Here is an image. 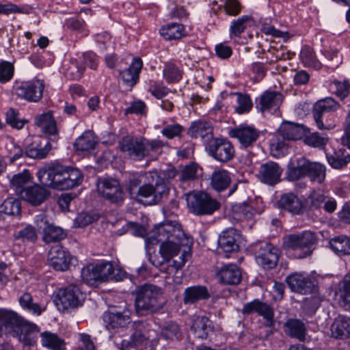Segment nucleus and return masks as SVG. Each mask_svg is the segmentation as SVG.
Here are the masks:
<instances>
[{"mask_svg": "<svg viewBox=\"0 0 350 350\" xmlns=\"http://www.w3.org/2000/svg\"><path fill=\"white\" fill-rule=\"evenodd\" d=\"M185 235L180 225L176 221H170L161 224L157 232L146 239V244L148 246L161 243L159 254L163 258V261L159 262V265L162 266L165 262L169 263L167 271L168 273H176L184 267L187 260V258L190 256L189 253L185 251L179 256V260H171L179 253L180 246L185 244L183 242Z\"/></svg>", "mask_w": 350, "mask_h": 350, "instance_id": "nucleus-1", "label": "nucleus"}, {"mask_svg": "<svg viewBox=\"0 0 350 350\" xmlns=\"http://www.w3.org/2000/svg\"><path fill=\"white\" fill-rule=\"evenodd\" d=\"M36 176L40 184L57 190H67L80 185L83 174L75 166L52 163L48 167L40 168Z\"/></svg>", "mask_w": 350, "mask_h": 350, "instance_id": "nucleus-2", "label": "nucleus"}, {"mask_svg": "<svg viewBox=\"0 0 350 350\" xmlns=\"http://www.w3.org/2000/svg\"><path fill=\"white\" fill-rule=\"evenodd\" d=\"M40 328L17 312L0 308V338L3 335L18 338L25 345L33 346L37 340Z\"/></svg>", "mask_w": 350, "mask_h": 350, "instance_id": "nucleus-3", "label": "nucleus"}, {"mask_svg": "<svg viewBox=\"0 0 350 350\" xmlns=\"http://www.w3.org/2000/svg\"><path fill=\"white\" fill-rule=\"evenodd\" d=\"M163 146L161 140H149L130 135L122 137L120 141V150L134 161H141L145 159L148 161L156 160Z\"/></svg>", "mask_w": 350, "mask_h": 350, "instance_id": "nucleus-4", "label": "nucleus"}, {"mask_svg": "<svg viewBox=\"0 0 350 350\" xmlns=\"http://www.w3.org/2000/svg\"><path fill=\"white\" fill-rule=\"evenodd\" d=\"M135 308L138 315L144 316L159 312L163 307V290L161 287L146 283L133 291Z\"/></svg>", "mask_w": 350, "mask_h": 350, "instance_id": "nucleus-5", "label": "nucleus"}, {"mask_svg": "<svg viewBox=\"0 0 350 350\" xmlns=\"http://www.w3.org/2000/svg\"><path fill=\"white\" fill-rule=\"evenodd\" d=\"M186 200L190 213L196 216L212 215L221 207L219 202L202 191L188 193Z\"/></svg>", "mask_w": 350, "mask_h": 350, "instance_id": "nucleus-6", "label": "nucleus"}, {"mask_svg": "<svg viewBox=\"0 0 350 350\" xmlns=\"http://www.w3.org/2000/svg\"><path fill=\"white\" fill-rule=\"evenodd\" d=\"M317 240L314 233L304 231L300 234H290L284 241L286 249L296 252L298 258H304L312 254Z\"/></svg>", "mask_w": 350, "mask_h": 350, "instance_id": "nucleus-7", "label": "nucleus"}, {"mask_svg": "<svg viewBox=\"0 0 350 350\" xmlns=\"http://www.w3.org/2000/svg\"><path fill=\"white\" fill-rule=\"evenodd\" d=\"M45 84L43 80L33 79L29 81H16L13 93L17 98L29 103H38L43 97Z\"/></svg>", "mask_w": 350, "mask_h": 350, "instance_id": "nucleus-8", "label": "nucleus"}, {"mask_svg": "<svg viewBox=\"0 0 350 350\" xmlns=\"http://www.w3.org/2000/svg\"><path fill=\"white\" fill-rule=\"evenodd\" d=\"M252 247L258 265L267 270L276 267L281 254L278 247L266 241L256 242Z\"/></svg>", "mask_w": 350, "mask_h": 350, "instance_id": "nucleus-9", "label": "nucleus"}, {"mask_svg": "<svg viewBox=\"0 0 350 350\" xmlns=\"http://www.w3.org/2000/svg\"><path fill=\"white\" fill-rule=\"evenodd\" d=\"M85 294L82 292L77 284H69L59 289L54 302L55 305L63 310L76 308L83 305Z\"/></svg>", "mask_w": 350, "mask_h": 350, "instance_id": "nucleus-10", "label": "nucleus"}, {"mask_svg": "<svg viewBox=\"0 0 350 350\" xmlns=\"http://www.w3.org/2000/svg\"><path fill=\"white\" fill-rule=\"evenodd\" d=\"M97 189L103 198L110 203L120 206L125 199V193L118 180L113 178H100Z\"/></svg>", "mask_w": 350, "mask_h": 350, "instance_id": "nucleus-11", "label": "nucleus"}, {"mask_svg": "<svg viewBox=\"0 0 350 350\" xmlns=\"http://www.w3.org/2000/svg\"><path fill=\"white\" fill-rule=\"evenodd\" d=\"M340 104L332 97H326L318 100L313 106L312 116L318 129L321 130H331L336 125L334 123L323 122L325 115L330 111H336L340 108Z\"/></svg>", "mask_w": 350, "mask_h": 350, "instance_id": "nucleus-12", "label": "nucleus"}, {"mask_svg": "<svg viewBox=\"0 0 350 350\" xmlns=\"http://www.w3.org/2000/svg\"><path fill=\"white\" fill-rule=\"evenodd\" d=\"M49 265L57 271H66L71 265L75 266L77 259L67 248L60 245L53 246L48 255Z\"/></svg>", "mask_w": 350, "mask_h": 350, "instance_id": "nucleus-13", "label": "nucleus"}, {"mask_svg": "<svg viewBox=\"0 0 350 350\" xmlns=\"http://www.w3.org/2000/svg\"><path fill=\"white\" fill-rule=\"evenodd\" d=\"M34 124L42 133L48 136L49 139L53 142H57L59 139V129L61 120H57L54 116L52 110H48L34 117Z\"/></svg>", "mask_w": 350, "mask_h": 350, "instance_id": "nucleus-14", "label": "nucleus"}, {"mask_svg": "<svg viewBox=\"0 0 350 350\" xmlns=\"http://www.w3.org/2000/svg\"><path fill=\"white\" fill-rule=\"evenodd\" d=\"M206 149L211 157L223 163L231 161L235 154L232 144L226 138H214Z\"/></svg>", "mask_w": 350, "mask_h": 350, "instance_id": "nucleus-15", "label": "nucleus"}, {"mask_svg": "<svg viewBox=\"0 0 350 350\" xmlns=\"http://www.w3.org/2000/svg\"><path fill=\"white\" fill-rule=\"evenodd\" d=\"M37 230L42 235V241L46 243L59 242L64 239L67 234L60 227L50 223L47 217L40 214L36 217Z\"/></svg>", "mask_w": 350, "mask_h": 350, "instance_id": "nucleus-16", "label": "nucleus"}, {"mask_svg": "<svg viewBox=\"0 0 350 350\" xmlns=\"http://www.w3.org/2000/svg\"><path fill=\"white\" fill-rule=\"evenodd\" d=\"M260 135V131L247 124H240L229 131V136L237 139L242 149L252 148L256 144Z\"/></svg>", "mask_w": 350, "mask_h": 350, "instance_id": "nucleus-17", "label": "nucleus"}, {"mask_svg": "<svg viewBox=\"0 0 350 350\" xmlns=\"http://www.w3.org/2000/svg\"><path fill=\"white\" fill-rule=\"evenodd\" d=\"M282 172L283 169L278 163L269 161L260 165L257 177L262 183L274 186L281 181Z\"/></svg>", "mask_w": 350, "mask_h": 350, "instance_id": "nucleus-18", "label": "nucleus"}, {"mask_svg": "<svg viewBox=\"0 0 350 350\" xmlns=\"http://www.w3.org/2000/svg\"><path fill=\"white\" fill-rule=\"evenodd\" d=\"M242 313L243 314L256 313L266 320L265 325L267 327H271L274 325V312L272 308L269 304L261 301L258 299H255L244 304Z\"/></svg>", "mask_w": 350, "mask_h": 350, "instance_id": "nucleus-19", "label": "nucleus"}, {"mask_svg": "<svg viewBox=\"0 0 350 350\" xmlns=\"http://www.w3.org/2000/svg\"><path fill=\"white\" fill-rule=\"evenodd\" d=\"M285 281L291 291L303 295L312 293L317 287L314 280L297 273L288 275Z\"/></svg>", "mask_w": 350, "mask_h": 350, "instance_id": "nucleus-20", "label": "nucleus"}, {"mask_svg": "<svg viewBox=\"0 0 350 350\" xmlns=\"http://www.w3.org/2000/svg\"><path fill=\"white\" fill-rule=\"evenodd\" d=\"M278 208L292 215H299L304 211V205L301 200L293 192L285 193L278 201Z\"/></svg>", "mask_w": 350, "mask_h": 350, "instance_id": "nucleus-21", "label": "nucleus"}, {"mask_svg": "<svg viewBox=\"0 0 350 350\" xmlns=\"http://www.w3.org/2000/svg\"><path fill=\"white\" fill-rule=\"evenodd\" d=\"M187 135L193 139L201 138L208 145L214 139L211 124L204 120L193 121L187 130Z\"/></svg>", "mask_w": 350, "mask_h": 350, "instance_id": "nucleus-22", "label": "nucleus"}, {"mask_svg": "<svg viewBox=\"0 0 350 350\" xmlns=\"http://www.w3.org/2000/svg\"><path fill=\"white\" fill-rule=\"evenodd\" d=\"M143 67V62L140 57H134L128 68L118 70V73L123 83L126 86L133 88L139 80V74Z\"/></svg>", "mask_w": 350, "mask_h": 350, "instance_id": "nucleus-23", "label": "nucleus"}, {"mask_svg": "<svg viewBox=\"0 0 350 350\" xmlns=\"http://www.w3.org/2000/svg\"><path fill=\"white\" fill-rule=\"evenodd\" d=\"M52 148L51 141L46 139L36 138L25 148V155L34 159H43Z\"/></svg>", "mask_w": 350, "mask_h": 350, "instance_id": "nucleus-24", "label": "nucleus"}, {"mask_svg": "<svg viewBox=\"0 0 350 350\" xmlns=\"http://www.w3.org/2000/svg\"><path fill=\"white\" fill-rule=\"evenodd\" d=\"M310 161L304 157L291 160L287 165L286 179L288 181H296L306 177Z\"/></svg>", "mask_w": 350, "mask_h": 350, "instance_id": "nucleus-25", "label": "nucleus"}, {"mask_svg": "<svg viewBox=\"0 0 350 350\" xmlns=\"http://www.w3.org/2000/svg\"><path fill=\"white\" fill-rule=\"evenodd\" d=\"M283 101V95L276 91L264 92L256 100V107L261 112L277 109Z\"/></svg>", "mask_w": 350, "mask_h": 350, "instance_id": "nucleus-26", "label": "nucleus"}, {"mask_svg": "<svg viewBox=\"0 0 350 350\" xmlns=\"http://www.w3.org/2000/svg\"><path fill=\"white\" fill-rule=\"evenodd\" d=\"M131 312L128 310L118 311L112 309L105 312L103 320L106 323L107 329L123 327L130 323Z\"/></svg>", "mask_w": 350, "mask_h": 350, "instance_id": "nucleus-27", "label": "nucleus"}, {"mask_svg": "<svg viewBox=\"0 0 350 350\" xmlns=\"http://www.w3.org/2000/svg\"><path fill=\"white\" fill-rule=\"evenodd\" d=\"M239 237V233L234 228H230L224 230L218 238V248L226 253L237 251L239 248L237 243Z\"/></svg>", "mask_w": 350, "mask_h": 350, "instance_id": "nucleus-28", "label": "nucleus"}, {"mask_svg": "<svg viewBox=\"0 0 350 350\" xmlns=\"http://www.w3.org/2000/svg\"><path fill=\"white\" fill-rule=\"evenodd\" d=\"M304 125L293 122L284 121L278 130V133L284 139L296 141L300 139L306 134Z\"/></svg>", "mask_w": 350, "mask_h": 350, "instance_id": "nucleus-29", "label": "nucleus"}, {"mask_svg": "<svg viewBox=\"0 0 350 350\" xmlns=\"http://www.w3.org/2000/svg\"><path fill=\"white\" fill-rule=\"evenodd\" d=\"M50 194V191L44 187L34 183L30 187L27 188L21 198L31 205L38 206L45 202Z\"/></svg>", "mask_w": 350, "mask_h": 350, "instance_id": "nucleus-30", "label": "nucleus"}, {"mask_svg": "<svg viewBox=\"0 0 350 350\" xmlns=\"http://www.w3.org/2000/svg\"><path fill=\"white\" fill-rule=\"evenodd\" d=\"M211 294L206 286L193 285L186 288L183 292V302L185 304H193L200 301L207 300Z\"/></svg>", "mask_w": 350, "mask_h": 350, "instance_id": "nucleus-31", "label": "nucleus"}, {"mask_svg": "<svg viewBox=\"0 0 350 350\" xmlns=\"http://www.w3.org/2000/svg\"><path fill=\"white\" fill-rule=\"evenodd\" d=\"M10 183V188L15 191L16 195L21 197L27 188L31 186L32 176L28 170H24L22 172L14 174Z\"/></svg>", "mask_w": 350, "mask_h": 350, "instance_id": "nucleus-32", "label": "nucleus"}, {"mask_svg": "<svg viewBox=\"0 0 350 350\" xmlns=\"http://www.w3.org/2000/svg\"><path fill=\"white\" fill-rule=\"evenodd\" d=\"M221 283L228 285L238 284L242 278L239 268L236 265H227L217 271Z\"/></svg>", "mask_w": 350, "mask_h": 350, "instance_id": "nucleus-33", "label": "nucleus"}, {"mask_svg": "<svg viewBox=\"0 0 350 350\" xmlns=\"http://www.w3.org/2000/svg\"><path fill=\"white\" fill-rule=\"evenodd\" d=\"M332 338L344 340L350 338V318L345 316H338L332 323L331 327Z\"/></svg>", "mask_w": 350, "mask_h": 350, "instance_id": "nucleus-34", "label": "nucleus"}, {"mask_svg": "<svg viewBox=\"0 0 350 350\" xmlns=\"http://www.w3.org/2000/svg\"><path fill=\"white\" fill-rule=\"evenodd\" d=\"M285 334L293 338H296L301 342L306 340V327L304 323L297 319H289L284 324Z\"/></svg>", "mask_w": 350, "mask_h": 350, "instance_id": "nucleus-35", "label": "nucleus"}, {"mask_svg": "<svg viewBox=\"0 0 350 350\" xmlns=\"http://www.w3.org/2000/svg\"><path fill=\"white\" fill-rule=\"evenodd\" d=\"M329 92L336 95L342 103L347 107L350 106V82L349 80H343L342 81L334 79L329 83Z\"/></svg>", "mask_w": 350, "mask_h": 350, "instance_id": "nucleus-36", "label": "nucleus"}, {"mask_svg": "<svg viewBox=\"0 0 350 350\" xmlns=\"http://www.w3.org/2000/svg\"><path fill=\"white\" fill-rule=\"evenodd\" d=\"M212 323L205 316H198L192 321L191 330L195 336L201 339H206L210 332L213 331Z\"/></svg>", "mask_w": 350, "mask_h": 350, "instance_id": "nucleus-37", "label": "nucleus"}, {"mask_svg": "<svg viewBox=\"0 0 350 350\" xmlns=\"http://www.w3.org/2000/svg\"><path fill=\"white\" fill-rule=\"evenodd\" d=\"M326 159L329 165L336 170H342L350 163V154L343 148L326 152Z\"/></svg>", "mask_w": 350, "mask_h": 350, "instance_id": "nucleus-38", "label": "nucleus"}, {"mask_svg": "<svg viewBox=\"0 0 350 350\" xmlns=\"http://www.w3.org/2000/svg\"><path fill=\"white\" fill-rule=\"evenodd\" d=\"M159 33L166 40H180L187 36L185 26L178 23H170L163 25Z\"/></svg>", "mask_w": 350, "mask_h": 350, "instance_id": "nucleus-39", "label": "nucleus"}, {"mask_svg": "<svg viewBox=\"0 0 350 350\" xmlns=\"http://www.w3.org/2000/svg\"><path fill=\"white\" fill-rule=\"evenodd\" d=\"M42 346L51 350H66V342L57 334L45 331L40 334Z\"/></svg>", "mask_w": 350, "mask_h": 350, "instance_id": "nucleus-40", "label": "nucleus"}, {"mask_svg": "<svg viewBox=\"0 0 350 350\" xmlns=\"http://www.w3.org/2000/svg\"><path fill=\"white\" fill-rule=\"evenodd\" d=\"M230 182V176L227 170H218L212 174L211 185L217 192L225 191L229 187Z\"/></svg>", "mask_w": 350, "mask_h": 350, "instance_id": "nucleus-41", "label": "nucleus"}, {"mask_svg": "<svg viewBox=\"0 0 350 350\" xmlns=\"http://www.w3.org/2000/svg\"><path fill=\"white\" fill-rule=\"evenodd\" d=\"M326 166L319 162L310 161L306 177L312 183L322 184L326 177Z\"/></svg>", "mask_w": 350, "mask_h": 350, "instance_id": "nucleus-42", "label": "nucleus"}, {"mask_svg": "<svg viewBox=\"0 0 350 350\" xmlns=\"http://www.w3.org/2000/svg\"><path fill=\"white\" fill-rule=\"evenodd\" d=\"M133 198L145 206L156 204L153 185L144 184L142 185L137 189V193Z\"/></svg>", "mask_w": 350, "mask_h": 350, "instance_id": "nucleus-43", "label": "nucleus"}, {"mask_svg": "<svg viewBox=\"0 0 350 350\" xmlns=\"http://www.w3.org/2000/svg\"><path fill=\"white\" fill-rule=\"evenodd\" d=\"M97 144L96 137L91 132H85L74 143L77 151L89 152L94 150Z\"/></svg>", "mask_w": 350, "mask_h": 350, "instance_id": "nucleus-44", "label": "nucleus"}, {"mask_svg": "<svg viewBox=\"0 0 350 350\" xmlns=\"http://www.w3.org/2000/svg\"><path fill=\"white\" fill-rule=\"evenodd\" d=\"M0 213L11 216L21 215V201L14 197H8L0 204Z\"/></svg>", "mask_w": 350, "mask_h": 350, "instance_id": "nucleus-45", "label": "nucleus"}, {"mask_svg": "<svg viewBox=\"0 0 350 350\" xmlns=\"http://www.w3.org/2000/svg\"><path fill=\"white\" fill-rule=\"evenodd\" d=\"M300 59L305 66L312 68L315 70H319L322 68L321 63L317 59L314 51L309 46H304L301 48Z\"/></svg>", "mask_w": 350, "mask_h": 350, "instance_id": "nucleus-46", "label": "nucleus"}, {"mask_svg": "<svg viewBox=\"0 0 350 350\" xmlns=\"http://www.w3.org/2000/svg\"><path fill=\"white\" fill-rule=\"evenodd\" d=\"M81 278L83 282L90 286L100 284L97 270V264L90 263L81 271Z\"/></svg>", "mask_w": 350, "mask_h": 350, "instance_id": "nucleus-47", "label": "nucleus"}, {"mask_svg": "<svg viewBox=\"0 0 350 350\" xmlns=\"http://www.w3.org/2000/svg\"><path fill=\"white\" fill-rule=\"evenodd\" d=\"M331 249L338 256L350 255V240L346 236H338L329 241Z\"/></svg>", "mask_w": 350, "mask_h": 350, "instance_id": "nucleus-48", "label": "nucleus"}, {"mask_svg": "<svg viewBox=\"0 0 350 350\" xmlns=\"http://www.w3.org/2000/svg\"><path fill=\"white\" fill-rule=\"evenodd\" d=\"M21 308L37 316L40 315L45 308H42L38 303L33 302V297L29 293H24L18 299Z\"/></svg>", "mask_w": 350, "mask_h": 350, "instance_id": "nucleus-49", "label": "nucleus"}, {"mask_svg": "<svg viewBox=\"0 0 350 350\" xmlns=\"http://www.w3.org/2000/svg\"><path fill=\"white\" fill-rule=\"evenodd\" d=\"M289 140L284 139L280 136L279 133L276 135L270 142V151L273 157L280 158L284 157L288 151Z\"/></svg>", "mask_w": 350, "mask_h": 350, "instance_id": "nucleus-50", "label": "nucleus"}, {"mask_svg": "<svg viewBox=\"0 0 350 350\" xmlns=\"http://www.w3.org/2000/svg\"><path fill=\"white\" fill-rule=\"evenodd\" d=\"M155 203H159L169 194L170 184L169 180L157 175L155 184L153 185Z\"/></svg>", "mask_w": 350, "mask_h": 350, "instance_id": "nucleus-51", "label": "nucleus"}, {"mask_svg": "<svg viewBox=\"0 0 350 350\" xmlns=\"http://www.w3.org/2000/svg\"><path fill=\"white\" fill-rule=\"evenodd\" d=\"M232 211L236 216L239 217L240 219H251L256 213H260V211L254 208L251 204L247 202L234 204L232 206Z\"/></svg>", "mask_w": 350, "mask_h": 350, "instance_id": "nucleus-52", "label": "nucleus"}, {"mask_svg": "<svg viewBox=\"0 0 350 350\" xmlns=\"http://www.w3.org/2000/svg\"><path fill=\"white\" fill-rule=\"evenodd\" d=\"M252 18L250 16L243 15L236 20H233L230 27V36L239 37L246 28L250 25Z\"/></svg>", "mask_w": 350, "mask_h": 350, "instance_id": "nucleus-53", "label": "nucleus"}, {"mask_svg": "<svg viewBox=\"0 0 350 350\" xmlns=\"http://www.w3.org/2000/svg\"><path fill=\"white\" fill-rule=\"evenodd\" d=\"M163 78L167 83L179 82L183 77V72L173 63H166L163 70Z\"/></svg>", "mask_w": 350, "mask_h": 350, "instance_id": "nucleus-54", "label": "nucleus"}, {"mask_svg": "<svg viewBox=\"0 0 350 350\" xmlns=\"http://www.w3.org/2000/svg\"><path fill=\"white\" fill-rule=\"evenodd\" d=\"M14 237L23 243H35L38 239L36 230L31 225H27L23 228L15 232Z\"/></svg>", "mask_w": 350, "mask_h": 350, "instance_id": "nucleus-55", "label": "nucleus"}, {"mask_svg": "<svg viewBox=\"0 0 350 350\" xmlns=\"http://www.w3.org/2000/svg\"><path fill=\"white\" fill-rule=\"evenodd\" d=\"M325 200L326 195L320 191H313L308 196L306 204L310 211L319 210L322 208Z\"/></svg>", "mask_w": 350, "mask_h": 350, "instance_id": "nucleus-56", "label": "nucleus"}, {"mask_svg": "<svg viewBox=\"0 0 350 350\" xmlns=\"http://www.w3.org/2000/svg\"><path fill=\"white\" fill-rule=\"evenodd\" d=\"M179 325L174 322L167 323L162 328L161 335L166 340L178 339L181 336Z\"/></svg>", "mask_w": 350, "mask_h": 350, "instance_id": "nucleus-57", "label": "nucleus"}, {"mask_svg": "<svg viewBox=\"0 0 350 350\" xmlns=\"http://www.w3.org/2000/svg\"><path fill=\"white\" fill-rule=\"evenodd\" d=\"M96 264L100 282L102 283L111 280L112 272L115 271L113 264L108 261Z\"/></svg>", "mask_w": 350, "mask_h": 350, "instance_id": "nucleus-58", "label": "nucleus"}, {"mask_svg": "<svg viewBox=\"0 0 350 350\" xmlns=\"http://www.w3.org/2000/svg\"><path fill=\"white\" fill-rule=\"evenodd\" d=\"M6 122L12 128L21 129L28 121L19 118V113L17 110L10 108L6 112Z\"/></svg>", "mask_w": 350, "mask_h": 350, "instance_id": "nucleus-59", "label": "nucleus"}, {"mask_svg": "<svg viewBox=\"0 0 350 350\" xmlns=\"http://www.w3.org/2000/svg\"><path fill=\"white\" fill-rule=\"evenodd\" d=\"M148 91L156 98L161 99L167 95L170 89L164 86L162 81H152L150 83Z\"/></svg>", "mask_w": 350, "mask_h": 350, "instance_id": "nucleus-60", "label": "nucleus"}, {"mask_svg": "<svg viewBox=\"0 0 350 350\" xmlns=\"http://www.w3.org/2000/svg\"><path fill=\"white\" fill-rule=\"evenodd\" d=\"M237 102L239 105L235 108V111L239 114H243L249 112L252 107V101L248 94L237 92Z\"/></svg>", "mask_w": 350, "mask_h": 350, "instance_id": "nucleus-61", "label": "nucleus"}, {"mask_svg": "<svg viewBox=\"0 0 350 350\" xmlns=\"http://www.w3.org/2000/svg\"><path fill=\"white\" fill-rule=\"evenodd\" d=\"M14 73V66L12 63L5 60L0 62V83H5L10 81Z\"/></svg>", "mask_w": 350, "mask_h": 350, "instance_id": "nucleus-62", "label": "nucleus"}, {"mask_svg": "<svg viewBox=\"0 0 350 350\" xmlns=\"http://www.w3.org/2000/svg\"><path fill=\"white\" fill-rule=\"evenodd\" d=\"M328 142L327 137L321 135L319 133L314 132L305 137L304 143L310 146L322 148Z\"/></svg>", "mask_w": 350, "mask_h": 350, "instance_id": "nucleus-63", "label": "nucleus"}, {"mask_svg": "<svg viewBox=\"0 0 350 350\" xmlns=\"http://www.w3.org/2000/svg\"><path fill=\"white\" fill-rule=\"evenodd\" d=\"M199 170L200 169L198 165L195 163L186 165L179 174V180L182 181L194 180L198 176Z\"/></svg>", "mask_w": 350, "mask_h": 350, "instance_id": "nucleus-64", "label": "nucleus"}]
</instances>
